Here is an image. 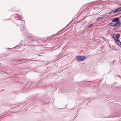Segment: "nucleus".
<instances>
[{"instance_id": "1", "label": "nucleus", "mask_w": 121, "mask_h": 121, "mask_svg": "<svg viewBox=\"0 0 121 121\" xmlns=\"http://www.w3.org/2000/svg\"><path fill=\"white\" fill-rule=\"evenodd\" d=\"M76 60L78 62L83 61L87 58V57L83 56H76Z\"/></svg>"}, {"instance_id": "2", "label": "nucleus", "mask_w": 121, "mask_h": 121, "mask_svg": "<svg viewBox=\"0 0 121 121\" xmlns=\"http://www.w3.org/2000/svg\"><path fill=\"white\" fill-rule=\"evenodd\" d=\"M18 23L20 25V26L21 27H22L23 28V29H24L26 31V29L24 26L25 24V22L20 19H18Z\"/></svg>"}, {"instance_id": "3", "label": "nucleus", "mask_w": 121, "mask_h": 121, "mask_svg": "<svg viewBox=\"0 0 121 121\" xmlns=\"http://www.w3.org/2000/svg\"><path fill=\"white\" fill-rule=\"evenodd\" d=\"M113 35L114 39L115 40V42H118L119 43L121 42L120 41L119 39V38L120 37L119 36L115 33L113 34Z\"/></svg>"}, {"instance_id": "4", "label": "nucleus", "mask_w": 121, "mask_h": 121, "mask_svg": "<svg viewBox=\"0 0 121 121\" xmlns=\"http://www.w3.org/2000/svg\"><path fill=\"white\" fill-rule=\"evenodd\" d=\"M22 31H23V32L24 31H26V32L24 31L23 33V35H27V37H28V35L30 36L31 35V34L30 33H28V32L27 29H26V31L24 29H22Z\"/></svg>"}, {"instance_id": "5", "label": "nucleus", "mask_w": 121, "mask_h": 121, "mask_svg": "<svg viewBox=\"0 0 121 121\" xmlns=\"http://www.w3.org/2000/svg\"><path fill=\"white\" fill-rule=\"evenodd\" d=\"M119 19L120 18L119 17H116L113 19L112 20V21L113 22H117L119 21Z\"/></svg>"}, {"instance_id": "6", "label": "nucleus", "mask_w": 121, "mask_h": 121, "mask_svg": "<svg viewBox=\"0 0 121 121\" xmlns=\"http://www.w3.org/2000/svg\"><path fill=\"white\" fill-rule=\"evenodd\" d=\"M109 26H117V24L116 23H113L112 22H111L109 23Z\"/></svg>"}, {"instance_id": "7", "label": "nucleus", "mask_w": 121, "mask_h": 121, "mask_svg": "<svg viewBox=\"0 0 121 121\" xmlns=\"http://www.w3.org/2000/svg\"><path fill=\"white\" fill-rule=\"evenodd\" d=\"M104 18V17H99L97 18L96 21H100Z\"/></svg>"}, {"instance_id": "8", "label": "nucleus", "mask_w": 121, "mask_h": 121, "mask_svg": "<svg viewBox=\"0 0 121 121\" xmlns=\"http://www.w3.org/2000/svg\"><path fill=\"white\" fill-rule=\"evenodd\" d=\"M116 10L117 12H119L121 11V7L117 8Z\"/></svg>"}, {"instance_id": "9", "label": "nucleus", "mask_w": 121, "mask_h": 121, "mask_svg": "<svg viewBox=\"0 0 121 121\" xmlns=\"http://www.w3.org/2000/svg\"><path fill=\"white\" fill-rule=\"evenodd\" d=\"M112 13L113 14L115 13H117L116 11V9L115 10H114L112 11Z\"/></svg>"}, {"instance_id": "10", "label": "nucleus", "mask_w": 121, "mask_h": 121, "mask_svg": "<svg viewBox=\"0 0 121 121\" xmlns=\"http://www.w3.org/2000/svg\"><path fill=\"white\" fill-rule=\"evenodd\" d=\"M93 26V24H91L89 25H88L87 26V27L88 28H90L92 26Z\"/></svg>"}, {"instance_id": "11", "label": "nucleus", "mask_w": 121, "mask_h": 121, "mask_svg": "<svg viewBox=\"0 0 121 121\" xmlns=\"http://www.w3.org/2000/svg\"><path fill=\"white\" fill-rule=\"evenodd\" d=\"M116 44L118 45L119 46H120V44H119L118 43H119L118 42H116Z\"/></svg>"}, {"instance_id": "12", "label": "nucleus", "mask_w": 121, "mask_h": 121, "mask_svg": "<svg viewBox=\"0 0 121 121\" xmlns=\"http://www.w3.org/2000/svg\"><path fill=\"white\" fill-rule=\"evenodd\" d=\"M112 11H110V13H109V14H112Z\"/></svg>"}, {"instance_id": "13", "label": "nucleus", "mask_w": 121, "mask_h": 121, "mask_svg": "<svg viewBox=\"0 0 121 121\" xmlns=\"http://www.w3.org/2000/svg\"><path fill=\"white\" fill-rule=\"evenodd\" d=\"M21 18H22V17H18V18H20V19H21Z\"/></svg>"}, {"instance_id": "14", "label": "nucleus", "mask_w": 121, "mask_h": 121, "mask_svg": "<svg viewBox=\"0 0 121 121\" xmlns=\"http://www.w3.org/2000/svg\"><path fill=\"white\" fill-rule=\"evenodd\" d=\"M116 76H121V77L120 75H116Z\"/></svg>"}, {"instance_id": "15", "label": "nucleus", "mask_w": 121, "mask_h": 121, "mask_svg": "<svg viewBox=\"0 0 121 121\" xmlns=\"http://www.w3.org/2000/svg\"><path fill=\"white\" fill-rule=\"evenodd\" d=\"M119 43H120V45L121 46V42H120Z\"/></svg>"}, {"instance_id": "16", "label": "nucleus", "mask_w": 121, "mask_h": 121, "mask_svg": "<svg viewBox=\"0 0 121 121\" xmlns=\"http://www.w3.org/2000/svg\"><path fill=\"white\" fill-rule=\"evenodd\" d=\"M3 90H1V91H3Z\"/></svg>"}, {"instance_id": "17", "label": "nucleus", "mask_w": 121, "mask_h": 121, "mask_svg": "<svg viewBox=\"0 0 121 121\" xmlns=\"http://www.w3.org/2000/svg\"><path fill=\"white\" fill-rule=\"evenodd\" d=\"M119 6H121V4H120L119 5Z\"/></svg>"}, {"instance_id": "18", "label": "nucleus", "mask_w": 121, "mask_h": 121, "mask_svg": "<svg viewBox=\"0 0 121 121\" xmlns=\"http://www.w3.org/2000/svg\"><path fill=\"white\" fill-rule=\"evenodd\" d=\"M18 45H17L15 47H16L17 46H18Z\"/></svg>"}]
</instances>
